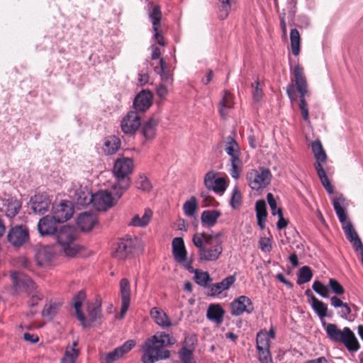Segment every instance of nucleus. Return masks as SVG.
<instances>
[{
	"label": "nucleus",
	"instance_id": "338daca9",
	"mask_svg": "<svg viewBox=\"0 0 363 363\" xmlns=\"http://www.w3.org/2000/svg\"><path fill=\"white\" fill-rule=\"evenodd\" d=\"M259 84L258 82H256L255 86L254 85V84H252V86L253 89V90H252L253 98L257 101H259L262 99V95H263L262 89L259 87Z\"/></svg>",
	"mask_w": 363,
	"mask_h": 363
},
{
	"label": "nucleus",
	"instance_id": "603ef678",
	"mask_svg": "<svg viewBox=\"0 0 363 363\" xmlns=\"http://www.w3.org/2000/svg\"><path fill=\"white\" fill-rule=\"evenodd\" d=\"M242 202V194L238 186H235L233 189L230 204L232 208L237 209L238 208Z\"/></svg>",
	"mask_w": 363,
	"mask_h": 363
},
{
	"label": "nucleus",
	"instance_id": "a878e982",
	"mask_svg": "<svg viewBox=\"0 0 363 363\" xmlns=\"http://www.w3.org/2000/svg\"><path fill=\"white\" fill-rule=\"evenodd\" d=\"M172 254L176 262L184 263L187 258V251L182 238H174L172 240Z\"/></svg>",
	"mask_w": 363,
	"mask_h": 363
},
{
	"label": "nucleus",
	"instance_id": "0e129e2a",
	"mask_svg": "<svg viewBox=\"0 0 363 363\" xmlns=\"http://www.w3.org/2000/svg\"><path fill=\"white\" fill-rule=\"evenodd\" d=\"M277 216H279V220L277 223V228L279 230L284 229L287 226L289 221L284 218L281 208L277 209Z\"/></svg>",
	"mask_w": 363,
	"mask_h": 363
},
{
	"label": "nucleus",
	"instance_id": "72a5a7b5",
	"mask_svg": "<svg viewBox=\"0 0 363 363\" xmlns=\"http://www.w3.org/2000/svg\"><path fill=\"white\" fill-rule=\"evenodd\" d=\"M225 311L219 304H211L207 311V318L216 322L221 323L223 320Z\"/></svg>",
	"mask_w": 363,
	"mask_h": 363
},
{
	"label": "nucleus",
	"instance_id": "473e14b6",
	"mask_svg": "<svg viewBox=\"0 0 363 363\" xmlns=\"http://www.w3.org/2000/svg\"><path fill=\"white\" fill-rule=\"evenodd\" d=\"M255 211L257 225L263 230L265 228L264 223L267 216L266 202L263 199L258 200L255 203Z\"/></svg>",
	"mask_w": 363,
	"mask_h": 363
},
{
	"label": "nucleus",
	"instance_id": "69168bd1",
	"mask_svg": "<svg viewBox=\"0 0 363 363\" xmlns=\"http://www.w3.org/2000/svg\"><path fill=\"white\" fill-rule=\"evenodd\" d=\"M267 199L272 211V214L273 216L277 215V209L279 208L277 206V202L274 198L273 194L272 193H268L267 195Z\"/></svg>",
	"mask_w": 363,
	"mask_h": 363
},
{
	"label": "nucleus",
	"instance_id": "2f4dec72",
	"mask_svg": "<svg viewBox=\"0 0 363 363\" xmlns=\"http://www.w3.org/2000/svg\"><path fill=\"white\" fill-rule=\"evenodd\" d=\"M150 315L154 321L162 328H168L172 325L168 315L164 311L159 308H152L150 311Z\"/></svg>",
	"mask_w": 363,
	"mask_h": 363
},
{
	"label": "nucleus",
	"instance_id": "13d9d810",
	"mask_svg": "<svg viewBox=\"0 0 363 363\" xmlns=\"http://www.w3.org/2000/svg\"><path fill=\"white\" fill-rule=\"evenodd\" d=\"M197 344L196 335H188L185 337L182 347L194 350Z\"/></svg>",
	"mask_w": 363,
	"mask_h": 363
},
{
	"label": "nucleus",
	"instance_id": "4c0bfd02",
	"mask_svg": "<svg viewBox=\"0 0 363 363\" xmlns=\"http://www.w3.org/2000/svg\"><path fill=\"white\" fill-rule=\"evenodd\" d=\"M152 216V211L149 208L145 209L142 217H140L139 215H135L129 225L135 227H145L150 223Z\"/></svg>",
	"mask_w": 363,
	"mask_h": 363
},
{
	"label": "nucleus",
	"instance_id": "bf43d9fd",
	"mask_svg": "<svg viewBox=\"0 0 363 363\" xmlns=\"http://www.w3.org/2000/svg\"><path fill=\"white\" fill-rule=\"evenodd\" d=\"M329 286L336 295H342L345 293L343 286L335 279H330Z\"/></svg>",
	"mask_w": 363,
	"mask_h": 363
},
{
	"label": "nucleus",
	"instance_id": "dca6fc26",
	"mask_svg": "<svg viewBox=\"0 0 363 363\" xmlns=\"http://www.w3.org/2000/svg\"><path fill=\"white\" fill-rule=\"evenodd\" d=\"M135 346V340H128L123 345L116 347L111 352L106 353L103 357V361L104 363H113L121 358L125 354L129 352Z\"/></svg>",
	"mask_w": 363,
	"mask_h": 363
},
{
	"label": "nucleus",
	"instance_id": "f3484780",
	"mask_svg": "<svg viewBox=\"0 0 363 363\" xmlns=\"http://www.w3.org/2000/svg\"><path fill=\"white\" fill-rule=\"evenodd\" d=\"M113 197L108 191H99L93 194V206L98 211H106L113 206Z\"/></svg>",
	"mask_w": 363,
	"mask_h": 363
},
{
	"label": "nucleus",
	"instance_id": "a211bd4d",
	"mask_svg": "<svg viewBox=\"0 0 363 363\" xmlns=\"http://www.w3.org/2000/svg\"><path fill=\"white\" fill-rule=\"evenodd\" d=\"M253 311V303L246 296H240L231 303V313L233 315H240L245 312L251 313Z\"/></svg>",
	"mask_w": 363,
	"mask_h": 363
},
{
	"label": "nucleus",
	"instance_id": "f257e3e1",
	"mask_svg": "<svg viewBox=\"0 0 363 363\" xmlns=\"http://www.w3.org/2000/svg\"><path fill=\"white\" fill-rule=\"evenodd\" d=\"M176 339L165 332L157 333L147 338L141 345L142 363H155L169 359L170 351L166 347L176 343Z\"/></svg>",
	"mask_w": 363,
	"mask_h": 363
},
{
	"label": "nucleus",
	"instance_id": "09e8293b",
	"mask_svg": "<svg viewBox=\"0 0 363 363\" xmlns=\"http://www.w3.org/2000/svg\"><path fill=\"white\" fill-rule=\"evenodd\" d=\"M78 356V349L67 347L61 359V363H75Z\"/></svg>",
	"mask_w": 363,
	"mask_h": 363
},
{
	"label": "nucleus",
	"instance_id": "412c9836",
	"mask_svg": "<svg viewBox=\"0 0 363 363\" xmlns=\"http://www.w3.org/2000/svg\"><path fill=\"white\" fill-rule=\"evenodd\" d=\"M152 94L149 91H142L135 98L133 106L135 111L145 112L152 105Z\"/></svg>",
	"mask_w": 363,
	"mask_h": 363
},
{
	"label": "nucleus",
	"instance_id": "0eeeda50",
	"mask_svg": "<svg viewBox=\"0 0 363 363\" xmlns=\"http://www.w3.org/2000/svg\"><path fill=\"white\" fill-rule=\"evenodd\" d=\"M76 238V230L70 225H64L57 231V243L66 256L74 257L79 252V247L75 242Z\"/></svg>",
	"mask_w": 363,
	"mask_h": 363
},
{
	"label": "nucleus",
	"instance_id": "052dcab7",
	"mask_svg": "<svg viewBox=\"0 0 363 363\" xmlns=\"http://www.w3.org/2000/svg\"><path fill=\"white\" fill-rule=\"evenodd\" d=\"M30 296L29 300L28 301V305L30 307L36 306L38 304L40 301H42L43 298V295L36 290L32 293L31 294H28Z\"/></svg>",
	"mask_w": 363,
	"mask_h": 363
},
{
	"label": "nucleus",
	"instance_id": "20e7f679",
	"mask_svg": "<svg viewBox=\"0 0 363 363\" xmlns=\"http://www.w3.org/2000/svg\"><path fill=\"white\" fill-rule=\"evenodd\" d=\"M134 167L133 160L128 157L118 159L114 164L113 172L117 183L113 186V194L118 199L121 198L130 184V174Z\"/></svg>",
	"mask_w": 363,
	"mask_h": 363
},
{
	"label": "nucleus",
	"instance_id": "aec40b11",
	"mask_svg": "<svg viewBox=\"0 0 363 363\" xmlns=\"http://www.w3.org/2000/svg\"><path fill=\"white\" fill-rule=\"evenodd\" d=\"M21 208V202L15 198L1 200L0 211L10 218L15 217Z\"/></svg>",
	"mask_w": 363,
	"mask_h": 363
},
{
	"label": "nucleus",
	"instance_id": "c9c22d12",
	"mask_svg": "<svg viewBox=\"0 0 363 363\" xmlns=\"http://www.w3.org/2000/svg\"><path fill=\"white\" fill-rule=\"evenodd\" d=\"M220 216V213L217 210H206L203 211L201 216L203 226H213Z\"/></svg>",
	"mask_w": 363,
	"mask_h": 363
},
{
	"label": "nucleus",
	"instance_id": "6e6d98bb",
	"mask_svg": "<svg viewBox=\"0 0 363 363\" xmlns=\"http://www.w3.org/2000/svg\"><path fill=\"white\" fill-rule=\"evenodd\" d=\"M313 289L323 298L329 297V290L326 286H325L320 281H315L312 286Z\"/></svg>",
	"mask_w": 363,
	"mask_h": 363
},
{
	"label": "nucleus",
	"instance_id": "cd10ccee",
	"mask_svg": "<svg viewBox=\"0 0 363 363\" xmlns=\"http://www.w3.org/2000/svg\"><path fill=\"white\" fill-rule=\"evenodd\" d=\"M55 255L52 246L43 245L39 247L36 252V259L39 265L43 266L50 263Z\"/></svg>",
	"mask_w": 363,
	"mask_h": 363
},
{
	"label": "nucleus",
	"instance_id": "4be33fe9",
	"mask_svg": "<svg viewBox=\"0 0 363 363\" xmlns=\"http://www.w3.org/2000/svg\"><path fill=\"white\" fill-rule=\"evenodd\" d=\"M235 276L230 275L223 279L220 282L212 284L208 286V296H216L223 291L228 290L235 281Z\"/></svg>",
	"mask_w": 363,
	"mask_h": 363
},
{
	"label": "nucleus",
	"instance_id": "c03bdc74",
	"mask_svg": "<svg viewBox=\"0 0 363 363\" xmlns=\"http://www.w3.org/2000/svg\"><path fill=\"white\" fill-rule=\"evenodd\" d=\"M290 41L292 53L297 56L300 53L301 36L296 28H293L290 32Z\"/></svg>",
	"mask_w": 363,
	"mask_h": 363
},
{
	"label": "nucleus",
	"instance_id": "1a4fd4ad",
	"mask_svg": "<svg viewBox=\"0 0 363 363\" xmlns=\"http://www.w3.org/2000/svg\"><path fill=\"white\" fill-rule=\"evenodd\" d=\"M271 179V172L267 168H260L259 170L252 169L247 174L249 186L256 191L265 188L269 184Z\"/></svg>",
	"mask_w": 363,
	"mask_h": 363
},
{
	"label": "nucleus",
	"instance_id": "de8ad7c7",
	"mask_svg": "<svg viewBox=\"0 0 363 363\" xmlns=\"http://www.w3.org/2000/svg\"><path fill=\"white\" fill-rule=\"evenodd\" d=\"M194 281L201 286L208 287V283L211 281V278L208 272L196 269L194 273Z\"/></svg>",
	"mask_w": 363,
	"mask_h": 363
},
{
	"label": "nucleus",
	"instance_id": "37998d69",
	"mask_svg": "<svg viewBox=\"0 0 363 363\" xmlns=\"http://www.w3.org/2000/svg\"><path fill=\"white\" fill-rule=\"evenodd\" d=\"M61 307V303L56 301H50L45 303L42 315L52 319L58 312Z\"/></svg>",
	"mask_w": 363,
	"mask_h": 363
},
{
	"label": "nucleus",
	"instance_id": "f03ea898",
	"mask_svg": "<svg viewBox=\"0 0 363 363\" xmlns=\"http://www.w3.org/2000/svg\"><path fill=\"white\" fill-rule=\"evenodd\" d=\"M222 233L216 234L196 233L192 236V242L197 248L198 262L199 263L216 262L223 253Z\"/></svg>",
	"mask_w": 363,
	"mask_h": 363
},
{
	"label": "nucleus",
	"instance_id": "393cba45",
	"mask_svg": "<svg viewBox=\"0 0 363 363\" xmlns=\"http://www.w3.org/2000/svg\"><path fill=\"white\" fill-rule=\"evenodd\" d=\"M59 223L54 216H45L42 218L38 225V229L40 235H48L57 233V224Z\"/></svg>",
	"mask_w": 363,
	"mask_h": 363
},
{
	"label": "nucleus",
	"instance_id": "c756f323",
	"mask_svg": "<svg viewBox=\"0 0 363 363\" xmlns=\"http://www.w3.org/2000/svg\"><path fill=\"white\" fill-rule=\"evenodd\" d=\"M158 123L159 120L155 117L150 118L144 123L141 128V133L147 140L155 138Z\"/></svg>",
	"mask_w": 363,
	"mask_h": 363
},
{
	"label": "nucleus",
	"instance_id": "7c9ffc66",
	"mask_svg": "<svg viewBox=\"0 0 363 363\" xmlns=\"http://www.w3.org/2000/svg\"><path fill=\"white\" fill-rule=\"evenodd\" d=\"M234 106V96L229 91H224L222 99L218 104V111L220 116L225 118L228 116V110Z\"/></svg>",
	"mask_w": 363,
	"mask_h": 363
},
{
	"label": "nucleus",
	"instance_id": "58836bf2",
	"mask_svg": "<svg viewBox=\"0 0 363 363\" xmlns=\"http://www.w3.org/2000/svg\"><path fill=\"white\" fill-rule=\"evenodd\" d=\"M121 147V140L116 135H111L106 138L104 142V151L112 155L116 153Z\"/></svg>",
	"mask_w": 363,
	"mask_h": 363
},
{
	"label": "nucleus",
	"instance_id": "4d7b16f0",
	"mask_svg": "<svg viewBox=\"0 0 363 363\" xmlns=\"http://www.w3.org/2000/svg\"><path fill=\"white\" fill-rule=\"evenodd\" d=\"M194 350L182 347L179 356L182 363H191Z\"/></svg>",
	"mask_w": 363,
	"mask_h": 363
},
{
	"label": "nucleus",
	"instance_id": "5fc2aeb1",
	"mask_svg": "<svg viewBox=\"0 0 363 363\" xmlns=\"http://www.w3.org/2000/svg\"><path fill=\"white\" fill-rule=\"evenodd\" d=\"M136 187L144 191H150L152 189V184L148 179L144 175H140L135 182Z\"/></svg>",
	"mask_w": 363,
	"mask_h": 363
},
{
	"label": "nucleus",
	"instance_id": "ddd939ff",
	"mask_svg": "<svg viewBox=\"0 0 363 363\" xmlns=\"http://www.w3.org/2000/svg\"><path fill=\"white\" fill-rule=\"evenodd\" d=\"M7 238L12 245L20 247L28 240V230L23 225L15 226L9 230Z\"/></svg>",
	"mask_w": 363,
	"mask_h": 363
},
{
	"label": "nucleus",
	"instance_id": "9d476101",
	"mask_svg": "<svg viewBox=\"0 0 363 363\" xmlns=\"http://www.w3.org/2000/svg\"><path fill=\"white\" fill-rule=\"evenodd\" d=\"M10 277L13 289L16 294L25 292L31 294L37 289V286L33 281L23 273L13 272H11Z\"/></svg>",
	"mask_w": 363,
	"mask_h": 363
},
{
	"label": "nucleus",
	"instance_id": "79ce46f5",
	"mask_svg": "<svg viewBox=\"0 0 363 363\" xmlns=\"http://www.w3.org/2000/svg\"><path fill=\"white\" fill-rule=\"evenodd\" d=\"M311 307L322 320L328 315L327 313V305L318 300L315 296L312 297Z\"/></svg>",
	"mask_w": 363,
	"mask_h": 363
},
{
	"label": "nucleus",
	"instance_id": "423d86ee",
	"mask_svg": "<svg viewBox=\"0 0 363 363\" xmlns=\"http://www.w3.org/2000/svg\"><path fill=\"white\" fill-rule=\"evenodd\" d=\"M345 201V199L342 195L334 197L333 199L334 210L340 222L342 224V229L346 238L352 243L355 251L358 252L359 248L363 246V244L351 222L347 220V213L342 206V203H343Z\"/></svg>",
	"mask_w": 363,
	"mask_h": 363
},
{
	"label": "nucleus",
	"instance_id": "b1692460",
	"mask_svg": "<svg viewBox=\"0 0 363 363\" xmlns=\"http://www.w3.org/2000/svg\"><path fill=\"white\" fill-rule=\"evenodd\" d=\"M30 201L31 208L35 213L43 214L49 210L50 200L46 194H36Z\"/></svg>",
	"mask_w": 363,
	"mask_h": 363
},
{
	"label": "nucleus",
	"instance_id": "e2e57ef3",
	"mask_svg": "<svg viewBox=\"0 0 363 363\" xmlns=\"http://www.w3.org/2000/svg\"><path fill=\"white\" fill-rule=\"evenodd\" d=\"M259 248L262 252H269L272 250L271 240L267 238H261L259 240Z\"/></svg>",
	"mask_w": 363,
	"mask_h": 363
},
{
	"label": "nucleus",
	"instance_id": "9b49d317",
	"mask_svg": "<svg viewBox=\"0 0 363 363\" xmlns=\"http://www.w3.org/2000/svg\"><path fill=\"white\" fill-rule=\"evenodd\" d=\"M218 172H208L203 178V184L208 190L218 194H223L227 188V182L223 177H216Z\"/></svg>",
	"mask_w": 363,
	"mask_h": 363
},
{
	"label": "nucleus",
	"instance_id": "c85d7f7f",
	"mask_svg": "<svg viewBox=\"0 0 363 363\" xmlns=\"http://www.w3.org/2000/svg\"><path fill=\"white\" fill-rule=\"evenodd\" d=\"M88 319L86 321L91 325L92 323L96 322L101 317V301L96 299L94 303H87Z\"/></svg>",
	"mask_w": 363,
	"mask_h": 363
},
{
	"label": "nucleus",
	"instance_id": "6e6552de",
	"mask_svg": "<svg viewBox=\"0 0 363 363\" xmlns=\"http://www.w3.org/2000/svg\"><path fill=\"white\" fill-rule=\"evenodd\" d=\"M225 150L226 153L230 157V161L231 164V169L230 174L234 179H238L240 172L242 166V160L240 159V150L238 143L235 140L229 136L227 138L225 142Z\"/></svg>",
	"mask_w": 363,
	"mask_h": 363
},
{
	"label": "nucleus",
	"instance_id": "8fccbe9b",
	"mask_svg": "<svg viewBox=\"0 0 363 363\" xmlns=\"http://www.w3.org/2000/svg\"><path fill=\"white\" fill-rule=\"evenodd\" d=\"M256 343L257 350L269 348L270 341L268 339V335L266 330H261L257 334Z\"/></svg>",
	"mask_w": 363,
	"mask_h": 363
},
{
	"label": "nucleus",
	"instance_id": "49530a36",
	"mask_svg": "<svg viewBox=\"0 0 363 363\" xmlns=\"http://www.w3.org/2000/svg\"><path fill=\"white\" fill-rule=\"evenodd\" d=\"M233 1V0H219L218 16L220 20H224L228 16Z\"/></svg>",
	"mask_w": 363,
	"mask_h": 363
},
{
	"label": "nucleus",
	"instance_id": "6ab92c4d",
	"mask_svg": "<svg viewBox=\"0 0 363 363\" xmlns=\"http://www.w3.org/2000/svg\"><path fill=\"white\" fill-rule=\"evenodd\" d=\"M120 294L121 297V308L119 314L120 318H123L130 304V284L126 278L120 281Z\"/></svg>",
	"mask_w": 363,
	"mask_h": 363
},
{
	"label": "nucleus",
	"instance_id": "ea45409f",
	"mask_svg": "<svg viewBox=\"0 0 363 363\" xmlns=\"http://www.w3.org/2000/svg\"><path fill=\"white\" fill-rule=\"evenodd\" d=\"M74 199L77 205L84 206L91 203H93V194L79 189L75 192Z\"/></svg>",
	"mask_w": 363,
	"mask_h": 363
},
{
	"label": "nucleus",
	"instance_id": "4468645a",
	"mask_svg": "<svg viewBox=\"0 0 363 363\" xmlns=\"http://www.w3.org/2000/svg\"><path fill=\"white\" fill-rule=\"evenodd\" d=\"M74 208L72 202L63 201L52 207V216L58 223H64L73 215Z\"/></svg>",
	"mask_w": 363,
	"mask_h": 363
},
{
	"label": "nucleus",
	"instance_id": "f704fd0d",
	"mask_svg": "<svg viewBox=\"0 0 363 363\" xmlns=\"http://www.w3.org/2000/svg\"><path fill=\"white\" fill-rule=\"evenodd\" d=\"M312 151L314 154L316 162L314 164H322L326 162L328 157L321 142L319 140H315L311 144Z\"/></svg>",
	"mask_w": 363,
	"mask_h": 363
},
{
	"label": "nucleus",
	"instance_id": "864d4df0",
	"mask_svg": "<svg viewBox=\"0 0 363 363\" xmlns=\"http://www.w3.org/2000/svg\"><path fill=\"white\" fill-rule=\"evenodd\" d=\"M160 65L159 74L162 82L167 84H172L173 81L172 76L165 71V62L162 58L160 60Z\"/></svg>",
	"mask_w": 363,
	"mask_h": 363
},
{
	"label": "nucleus",
	"instance_id": "774afa93",
	"mask_svg": "<svg viewBox=\"0 0 363 363\" xmlns=\"http://www.w3.org/2000/svg\"><path fill=\"white\" fill-rule=\"evenodd\" d=\"M341 310L338 312L339 315L344 318H347V316L351 313L352 309L349 303H345V304L340 307Z\"/></svg>",
	"mask_w": 363,
	"mask_h": 363
},
{
	"label": "nucleus",
	"instance_id": "680f3d73",
	"mask_svg": "<svg viewBox=\"0 0 363 363\" xmlns=\"http://www.w3.org/2000/svg\"><path fill=\"white\" fill-rule=\"evenodd\" d=\"M257 350L262 363H272L269 348Z\"/></svg>",
	"mask_w": 363,
	"mask_h": 363
},
{
	"label": "nucleus",
	"instance_id": "f8f14e48",
	"mask_svg": "<svg viewBox=\"0 0 363 363\" xmlns=\"http://www.w3.org/2000/svg\"><path fill=\"white\" fill-rule=\"evenodd\" d=\"M136 242L135 238L127 237L121 239L113 252V256L120 259L128 258L135 248Z\"/></svg>",
	"mask_w": 363,
	"mask_h": 363
},
{
	"label": "nucleus",
	"instance_id": "a18cd8bd",
	"mask_svg": "<svg viewBox=\"0 0 363 363\" xmlns=\"http://www.w3.org/2000/svg\"><path fill=\"white\" fill-rule=\"evenodd\" d=\"M313 272L308 266H303L298 270L297 284L301 285L311 281Z\"/></svg>",
	"mask_w": 363,
	"mask_h": 363
},
{
	"label": "nucleus",
	"instance_id": "a19ab883",
	"mask_svg": "<svg viewBox=\"0 0 363 363\" xmlns=\"http://www.w3.org/2000/svg\"><path fill=\"white\" fill-rule=\"evenodd\" d=\"M152 11L149 12V17L152 21L153 30L159 28L161 23L162 11L161 8L157 4H150Z\"/></svg>",
	"mask_w": 363,
	"mask_h": 363
},
{
	"label": "nucleus",
	"instance_id": "3c124183",
	"mask_svg": "<svg viewBox=\"0 0 363 363\" xmlns=\"http://www.w3.org/2000/svg\"><path fill=\"white\" fill-rule=\"evenodd\" d=\"M183 209L185 215L193 216L197 209V200L196 197L192 196L189 201L184 203Z\"/></svg>",
	"mask_w": 363,
	"mask_h": 363
},
{
	"label": "nucleus",
	"instance_id": "e433bc0d",
	"mask_svg": "<svg viewBox=\"0 0 363 363\" xmlns=\"http://www.w3.org/2000/svg\"><path fill=\"white\" fill-rule=\"evenodd\" d=\"M315 169L317 172V174L321 182L322 185L325 189L327 192L330 194H332L334 193V189L333 186L329 180L325 171L323 169V167L322 164H314Z\"/></svg>",
	"mask_w": 363,
	"mask_h": 363
},
{
	"label": "nucleus",
	"instance_id": "2eb2a0df",
	"mask_svg": "<svg viewBox=\"0 0 363 363\" xmlns=\"http://www.w3.org/2000/svg\"><path fill=\"white\" fill-rule=\"evenodd\" d=\"M141 125L140 116L137 111H129L121 121V127L125 134H133Z\"/></svg>",
	"mask_w": 363,
	"mask_h": 363
},
{
	"label": "nucleus",
	"instance_id": "bb28decb",
	"mask_svg": "<svg viewBox=\"0 0 363 363\" xmlns=\"http://www.w3.org/2000/svg\"><path fill=\"white\" fill-rule=\"evenodd\" d=\"M85 291L83 290L79 291L74 296V308L75 309L76 316L77 319L81 322L82 325L84 328H87L90 327V324L86 321V318L81 309L82 303L85 300Z\"/></svg>",
	"mask_w": 363,
	"mask_h": 363
},
{
	"label": "nucleus",
	"instance_id": "5701e85b",
	"mask_svg": "<svg viewBox=\"0 0 363 363\" xmlns=\"http://www.w3.org/2000/svg\"><path fill=\"white\" fill-rule=\"evenodd\" d=\"M98 223L95 213L84 212L81 213L77 220V224L82 231L91 230Z\"/></svg>",
	"mask_w": 363,
	"mask_h": 363
},
{
	"label": "nucleus",
	"instance_id": "7ed1b4c3",
	"mask_svg": "<svg viewBox=\"0 0 363 363\" xmlns=\"http://www.w3.org/2000/svg\"><path fill=\"white\" fill-rule=\"evenodd\" d=\"M294 86L299 94V108L302 118L305 121H308L309 113L306 97L309 95V91L303 68L300 65H296L294 67L291 84H289L286 89L287 95L291 101L296 99L294 96Z\"/></svg>",
	"mask_w": 363,
	"mask_h": 363
},
{
	"label": "nucleus",
	"instance_id": "39448f33",
	"mask_svg": "<svg viewBox=\"0 0 363 363\" xmlns=\"http://www.w3.org/2000/svg\"><path fill=\"white\" fill-rule=\"evenodd\" d=\"M322 323L328 337L332 341L344 345L350 352H357L359 349V342L350 328L345 327L340 330L334 323Z\"/></svg>",
	"mask_w": 363,
	"mask_h": 363
}]
</instances>
